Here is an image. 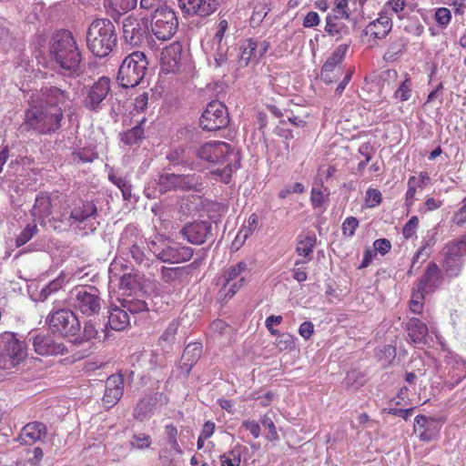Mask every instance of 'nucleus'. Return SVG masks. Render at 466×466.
<instances>
[{"label": "nucleus", "mask_w": 466, "mask_h": 466, "mask_svg": "<svg viewBox=\"0 0 466 466\" xmlns=\"http://www.w3.org/2000/svg\"><path fill=\"white\" fill-rule=\"evenodd\" d=\"M67 89L57 86H44L34 92L29 98V108L25 113V124L39 133H50L61 127L62 106L72 101Z\"/></svg>", "instance_id": "f257e3e1"}, {"label": "nucleus", "mask_w": 466, "mask_h": 466, "mask_svg": "<svg viewBox=\"0 0 466 466\" xmlns=\"http://www.w3.org/2000/svg\"><path fill=\"white\" fill-rule=\"evenodd\" d=\"M51 60L68 76L82 73V56L73 34L68 30L56 31L49 41Z\"/></svg>", "instance_id": "f03ea898"}, {"label": "nucleus", "mask_w": 466, "mask_h": 466, "mask_svg": "<svg viewBox=\"0 0 466 466\" xmlns=\"http://www.w3.org/2000/svg\"><path fill=\"white\" fill-rule=\"evenodd\" d=\"M117 35L115 25L107 18L94 20L86 33L88 49L98 57L108 56L116 47Z\"/></svg>", "instance_id": "7ed1b4c3"}, {"label": "nucleus", "mask_w": 466, "mask_h": 466, "mask_svg": "<svg viewBox=\"0 0 466 466\" xmlns=\"http://www.w3.org/2000/svg\"><path fill=\"white\" fill-rule=\"evenodd\" d=\"M71 306L86 318L96 319L102 309L103 299L99 289L91 285H79L69 293Z\"/></svg>", "instance_id": "20e7f679"}, {"label": "nucleus", "mask_w": 466, "mask_h": 466, "mask_svg": "<svg viewBox=\"0 0 466 466\" xmlns=\"http://www.w3.org/2000/svg\"><path fill=\"white\" fill-rule=\"evenodd\" d=\"M147 68L148 61L146 55L143 52L135 51L122 61L116 80L122 87H135L142 83Z\"/></svg>", "instance_id": "39448f33"}, {"label": "nucleus", "mask_w": 466, "mask_h": 466, "mask_svg": "<svg viewBox=\"0 0 466 466\" xmlns=\"http://www.w3.org/2000/svg\"><path fill=\"white\" fill-rule=\"evenodd\" d=\"M96 215L97 208L93 201L79 198L73 200L61 213L59 221L65 226L83 229L81 225H86L92 218H96Z\"/></svg>", "instance_id": "423d86ee"}, {"label": "nucleus", "mask_w": 466, "mask_h": 466, "mask_svg": "<svg viewBox=\"0 0 466 466\" xmlns=\"http://www.w3.org/2000/svg\"><path fill=\"white\" fill-rule=\"evenodd\" d=\"M177 26V15L169 6L160 7L150 15V29L158 40L167 41L172 38Z\"/></svg>", "instance_id": "0eeeda50"}, {"label": "nucleus", "mask_w": 466, "mask_h": 466, "mask_svg": "<svg viewBox=\"0 0 466 466\" xmlns=\"http://www.w3.org/2000/svg\"><path fill=\"white\" fill-rule=\"evenodd\" d=\"M46 322L52 333L58 334L61 337H74L81 329L80 321L76 315L68 309L51 311Z\"/></svg>", "instance_id": "6e6552de"}, {"label": "nucleus", "mask_w": 466, "mask_h": 466, "mask_svg": "<svg viewBox=\"0 0 466 466\" xmlns=\"http://www.w3.org/2000/svg\"><path fill=\"white\" fill-rule=\"evenodd\" d=\"M27 356L26 345L13 332L0 334V359L5 365L15 367L23 362Z\"/></svg>", "instance_id": "1a4fd4ad"}, {"label": "nucleus", "mask_w": 466, "mask_h": 466, "mask_svg": "<svg viewBox=\"0 0 466 466\" xmlns=\"http://www.w3.org/2000/svg\"><path fill=\"white\" fill-rule=\"evenodd\" d=\"M228 123V108L218 100L209 102L199 118L200 127L207 131H217L225 128Z\"/></svg>", "instance_id": "9d476101"}, {"label": "nucleus", "mask_w": 466, "mask_h": 466, "mask_svg": "<svg viewBox=\"0 0 466 466\" xmlns=\"http://www.w3.org/2000/svg\"><path fill=\"white\" fill-rule=\"evenodd\" d=\"M110 90V79L106 76H102L92 86L85 87L84 107L92 112H99L105 106Z\"/></svg>", "instance_id": "9b49d317"}, {"label": "nucleus", "mask_w": 466, "mask_h": 466, "mask_svg": "<svg viewBox=\"0 0 466 466\" xmlns=\"http://www.w3.org/2000/svg\"><path fill=\"white\" fill-rule=\"evenodd\" d=\"M443 268L451 277L458 276L462 264L461 258L466 254V238L449 244L444 248Z\"/></svg>", "instance_id": "f8f14e48"}, {"label": "nucleus", "mask_w": 466, "mask_h": 466, "mask_svg": "<svg viewBox=\"0 0 466 466\" xmlns=\"http://www.w3.org/2000/svg\"><path fill=\"white\" fill-rule=\"evenodd\" d=\"M181 235L189 243L202 245L213 238L212 224L209 221H194L180 230Z\"/></svg>", "instance_id": "ddd939ff"}, {"label": "nucleus", "mask_w": 466, "mask_h": 466, "mask_svg": "<svg viewBox=\"0 0 466 466\" xmlns=\"http://www.w3.org/2000/svg\"><path fill=\"white\" fill-rule=\"evenodd\" d=\"M35 353L41 356L64 354L66 351L62 342L55 339L52 334L39 333L29 339Z\"/></svg>", "instance_id": "4468645a"}, {"label": "nucleus", "mask_w": 466, "mask_h": 466, "mask_svg": "<svg viewBox=\"0 0 466 466\" xmlns=\"http://www.w3.org/2000/svg\"><path fill=\"white\" fill-rule=\"evenodd\" d=\"M157 259L166 263H181L188 261L193 256V249L189 247L174 244L162 248L160 251L153 249Z\"/></svg>", "instance_id": "2eb2a0df"}, {"label": "nucleus", "mask_w": 466, "mask_h": 466, "mask_svg": "<svg viewBox=\"0 0 466 466\" xmlns=\"http://www.w3.org/2000/svg\"><path fill=\"white\" fill-rule=\"evenodd\" d=\"M198 180L195 175H176L162 174L158 178L159 190L167 192L172 189H192L197 185Z\"/></svg>", "instance_id": "dca6fc26"}, {"label": "nucleus", "mask_w": 466, "mask_h": 466, "mask_svg": "<svg viewBox=\"0 0 466 466\" xmlns=\"http://www.w3.org/2000/svg\"><path fill=\"white\" fill-rule=\"evenodd\" d=\"M219 5L220 0H178V5L185 14L199 16L209 15Z\"/></svg>", "instance_id": "f3484780"}, {"label": "nucleus", "mask_w": 466, "mask_h": 466, "mask_svg": "<svg viewBox=\"0 0 466 466\" xmlns=\"http://www.w3.org/2000/svg\"><path fill=\"white\" fill-rule=\"evenodd\" d=\"M123 377L118 374L109 376L106 381L105 394L102 399L104 406L107 409L115 406L123 396Z\"/></svg>", "instance_id": "a211bd4d"}, {"label": "nucleus", "mask_w": 466, "mask_h": 466, "mask_svg": "<svg viewBox=\"0 0 466 466\" xmlns=\"http://www.w3.org/2000/svg\"><path fill=\"white\" fill-rule=\"evenodd\" d=\"M145 34V28L137 17L128 15L124 19L123 37L127 43L133 46H139L144 39Z\"/></svg>", "instance_id": "6ab92c4d"}, {"label": "nucleus", "mask_w": 466, "mask_h": 466, "mask_svg": "<svg viewBox=\"0 0 466 466\" xmlns=\"http://www.w3.org/2000/svg\"><path fill=\"white\" fill-rule=\"evenodd\" d=\"M181 48L178 45L166 47L160 57V68L164 74H176L180 68Z\"/></svg>", "instance_id": "aec40b11"}, {"label": "nucleus", "mask_w": 466, "mask_h": 466, "mask_svg": "<svg viewBox=\"0 0 466 466\" xmlns=\"http://www.w3.org/2000/svg\"><path fill=\"white\" fill-rule=\"evenodd\" d=\"M47 434L46 424L38 421L29 422L23 427L18 441L24 445H32L41 441Z\"/></svg>", "instance_id": "412c9836"}, {"label": "nucleus", "mask_w": 466, "mask_h": 466, "mask_svg": "<svg viewBox=\"0 0 466 466\" xmlns=\"http://www.w3.org/2000/svg\"><path fill=\"white\" fill-rule=\"evenodd\" d=\"M204 50L208 57L209 65L213 60V65L216 68L221 67L228 63V53L229 46L227 42H208Z\"/></svg>", "instance_id": "4be33fe9"}, {"label": "nucleus", "mask_w": 466, "mask_h": 466, "mask_svg": "<svg viewBox=\"0 0 466 466\" xmlns=\"http://www.w3.org/2000/svg\"><path fill=\"white\" fill-rule=\"evenodd\" d=\"M128 228L126 229L120 238V246L123 248L129 250V253L134 261L142 268L148 269L151 267V259L145 254L143 248L135 241H128L127 233Z\"/></svg>", "instance_id": "5701e85b"}, {"label": "nucleus", "mask_w": 466, "mask_h": 466, "mask_svg": "<svg viewBox=\"0 0 466 466\" xmlns=\"http://www.w3.org/2000/svg\"><path fill=\"white\" fill-rule=\"evenodd\" d=\"M391 19L385 14H380V16L370 22L364 30L365 35L373 36L375 39H383L391 31Z\"/></svg>", "instance_id": "b1692460"}, {"label": "nucleus", "mask_w": 466, "mask_h": 466, "mask_svg": "<svg viewBox=\"0 0 466 466\" xmlns=\"http://www.w3.org/2000/svg\"><path fill=\"white\" fill-rule=\"evenodd\" d=\"M104 318L106 319V331L108 329L123 330L129 324V316L122 307L112 306Z\"/></svg>", "instance_id": "393cba45"}, {"label": "nucleus", "mask_w": 466, "mask_h": 466, "mask_svg": "<svg viewBox=\"0 0 466 466\" xmlns=\"http://www.w3.org/2000/svg\"><path fill=\"white\" fill-rule=\"evenodd\" d=\"M202 345L200 343H189L184 350L180 360V369L188 374L193 366L198 362L202 354Z\"/></svg>", "instance_id": "a878e982"}, {"label": "nucleus", "mask_w": 466, "mask_h": 466, "mask_svg": "<svg viewBox=\"0 0 466 466\" xmlns=\"http://www.w3.org/2000/svg\"><path fill=\"white\" fill-rule=\"evenodd\" d=\"M99 332L104 333V339L107 338L106 319H100L99 316L95 318H90L84 324L83 329V338L86 340H91L98 337Z\"/></svg>", "instance_id": "bb28decb"}, {"label": "nucleus", "mask_w": 466, "mask_h": 466, "mask_svg": "<svg viewBox=\"0 0 466 466\" xmlns=\"http://www.w3.org/2000/svg\"><path fill=\"white\" fill-rule=\"evenodd\" d=\"M406 328L409 337L415 343L421 342L428 334L427 325L418 318H410Z\"/></svg>", "instance_id": "cd10ccee"}, {"label": "nucleus", "mask_w": 466, "mask_h": 466, "mask_svg": "<svg viewBox=\"0 0 466 466\" xmlns=\"http://www.w3.org/2000/svg\"><path fill=\"white\" fill-rule=\"evenodd\" d=\"M257 40L253 38L247 39L241 45V54L238 63L241 66H247L251 60L258 62L259 57L257 51Z\"/></svg>", "instance_id": "c85d7f7f"}, {"label": "nucleus", "mask_w": 466, "mask_h": 466, "mask_svg": "<svg viewBox=\"0 0 466 466\" xmlns=\"http://www.w3.org/2000/svg\"><path fill=\"white\" fill-rule=\"evenodd\" d=\"M415 427L424 428V431L420 434V439L421 441H431L439 431V430L436 429V422L432 419H429L424 415H418L415 418Z\"/></svg>", "instance_id": "c756f323"}, {"label": "nucleus", "mask_w": 466, "mask_h": 466, "mask_svg": "<svg viewBox=\"0 0 466 466\" xmlns=\"http://www.w3.org/2000/svg\"><path fill=\"white\" fill-rule=\"evenodd\" d=\"M52 202L50 197L41 194L36 197L32 208V215L37 219H44L51 215Z\"/></svg>", "instance_id": "7c9ffc66"}, {"label": "nucleus", "mask_w": 466, "mask_h": 466, "mask_svg": "<svg viewBox=\"0 0 466 466\" xmlns=\"http://www.w3.org/2000/svg\"><path fill=\"white\" fill-rule=\"evenodd\" d=\"M439 280V268L435 263H431L418 282L420 290H429L436 287Z\"/></svg>", "instance_id": "2f4dec72"}, {"label": "nucleus", "mask_w": 466, "mask_h": 466, "mask_svg": "<svg viewBox=\"0 0 466 466\" xmlns=\"http://www.w3.org/2000/svg\"><path fill=\"white\" fill-rule=\"evenodd\" d=\"M341 76L342 69L339 65L327 59L321 68V80L326 84H331L338 81Z\"/></svg>", "instance_id": "473e14b6"}, {"label": "nucleus", "mask_w": 466, "mask_h": 466, "mask_svg": "<svg viewBox=\"0 0 466 466\" xmlns=\"http://www.w3.org/2000/svg\"><path fill=\"white\" fill-rule=\"evenodd\" d=\"M325 31L329 35L337 37V39H339L343 35L349 34L347 25L339 19V15L327 16Z\"/></svg>", "instance_id": "72a5a7b5"}, {"label": "nucleus", "mask_w": 466, "mask_h": 466, "mask_svg": "<svg viewBox=\"0 0 466 466\" xmlns=\"http://www.w3.org/2000/svg\"><path fill=\"white\" fill-rule=\"evenodd\" d=\"M317 243V238L315 235L306 236L299 239L296 251L299 255L304 256L308 258L307 261L311 260V254L313 252V248Z\"/></svg>", "instance_id": "f704fd0d"}, {"label": "nucleus", "mask_w": 466, "mask_h": 466, "mask_svg": "<svg viewBox=\"0 0 466 466\" xmlns=\"http://www.w3.org/2000/svg\"><path fill=\"white\" fill-rule=\"evenodd\" d=\"M121 307L127 310V314L128 312L131 314H137L150 310L148 303L146 300L134 298L123 299L121 300Z\"/></svg>", "instance_id": "c9c22d12"}, {"label": "nucleus", "mask_w": 466, "mask_h": 466, "mask_svg": "<svg viewBox=\"0 0 466 466\" xmlns=\"http://www.w3.org/2000/svg\"><path fill=\"white\" fill-rule=\"evenodd\" d=\"M248 271V265L244 261H239L236 265L228 268L223 275V282L230 284L233 280H238L243 274Z\"/></svg>", "instance_id": "e433bc0d"}, {"label": "nucleus", "mask_w": 466, "mask_h": 466, "mask_svg": "<svg viewBox=\"0 0 466 466\" xmlns=\"http://www.w3.org/2000/svg\"><path fill=\"white\" fill-rule=\"evenodd\" d=\"M155 403V400L151 397L140 400L134 410L135 419L140 421L144 420L151 412Z\"/></svg>", "instance_id": "4c0bfd02"}, {"label": "nucleus", "mask_w": 466, "mask_h": 466, "mask_svg": "<svg viewBox=\"0 0 466 466\" xmlns=\"http://www.w3.org/2000/svg\"><path fill=\"white\" fill-rule=\"evenodd\" d=\"M245 283V277H240L238 280H233L230 282V284L223 282L222 288L218 294L222 299H230L244 286Z\"/></svg>", "instance_id": "58836bf2"}, {"label": "nucleus", "mask_w": 466, "mask_h": 466, "mask_svg": "<svg viewBox=\"0 0 466 466\" xmlns=\"http://www.w3.org/2000/svg\"><path fill=\"white\" fill-rule=\"evenodd\" d=\"M144 137V128L141 124L128 129L122 136V141L127 145L138 144Z\"/></svg>", "instance_id": "ea45409f"}, {"label": "nucleus", "mask_w": 466, "mask_h": 466, "mask_svg": "<svg viewBox=\"0 0 466 466\" xmlns=\"http://www.w3.org/2000/svg\"><path fill=\"white\" fill-rule=\"evenodd\" d=\"M364 375L358 370L349 371L345 377L344 383L347 388L359 389L364 384Z\"/></svg>", "instance_id": "a19ab883"}, {"label": "nucleus", "mask_w": 466, "mask_h": 466, "mask_svg": "<svg viewBox=\"0 0 466 466\" xmlns=\"http://www.w3.org/2000/svg\"><path fill=\"white\" fill-rule=\"evenodd\" d=\"M72 155L74 161L82 163L92 162L97 157V154L91 147H77Z\"/></svg>", "instance_id": "79ce46f5"}, {"label": "nucleus", "mask_w": 466, "mask_h": 466, "mask_svg": "<svg viewBox=\"0 0 466 466\" xmlns=\"http://www.w3.org/2000/svg\"><path fill=\"white\" fill-rule=\"evenodd\" d=\"M137 0H109L110 7L117 14H125L137 6Z\"/></svg>", "instance_id": "37998d69"}, {"label": "nucleus", "mask_w": 466, "mask_h": 466, "mask_svg": "<svg viewBox=\"0 0 466 466\" xmlns=\"http://www.w3.org/2000/svg\"><path fill=\"white\" fill-rule=\"evenodd\" d=\"M404 46L405 44L402 40L392 43L383 56L384 60L386 62H393L397 60L402 53Z\"/></svg>", "instance_id": "c03bdc74"}, {"label": "nucleus", "mask_w": 466, "mask_h": 466, "mask_svg": "<svg viewBox=\"0 0 466 466\" xmlns=\"http://www.w3.org/2000/svg\"><path fill=\"white\" fill-rule=\"evenodd\" d=\"M411 86V80L410 78H406L395 91L394 97L401 102L409 100L412 93Z\"/></svg>", "instance_id": "a18cd8bd"}, {"label": "nucleus", "mask_w": 466, "mask_h": 466, "mask_svg": "<svg viewBox=\"0 0 466 466\" xmlns=\"http://www.w3.org/2000/svg\"><path fill=\"white\" fill-rule=\"evenodd\" d=\"M178 329V323L176 321H172L168 327L165 329L161 337L159 338V343L161 345L167 344L170 345L175 342L176 335Z\"/></svg>", "instance_id": "49530a36"}, {"label": "nucleus", "mask_w": 466, "mask_h": 466, "mask_svg": "<svg viewBox=\"0 0 466 466\" xmlns=\"http://www.w3.org/2000/svg\"><path fill=\"white\" fill-rule=\"evenodd\" d=\"M165 433L167 436V443L171 446V448L176 451L177 454L182 453V450L177 442V430L173 424L167 425L165 427Z\"/></svg>", "instance_id": "de8ad7c7"}, {"label": "nucleus", "mask_w": 466, "mask_h": 466, "mask_svg": "<svg viewBox=\"0 0 466 466\" xmlns=\"http://www.w3.org/2000/svg\"><path fill=\"white\" fill-rule=\"evenodd\" d=\"M37 232V227L35 224H28L19 234L15 239L17 247L23 246L27 243Z\"/></svg>", "instance_id": "09e8293b"}, {"label": "nucleus", "mask_w": 466, "mask_h": 466, "mask_svg": "<svg viewBox=\"0 0 466 466\" xmlns=\"http://www.w3.org/2000/svg\"><path fill=\"white\" fill-rule=\"evenodd\" d=\"M270 8L265 4H258L255 6L253 14L250 18V23L253 25H258L263 19L267 16Z\"/></svg>", "instance_id": "8fccbe9b"}, {"label": "nucleus", "mask_w": 466, "mask_h": 466, "mask_svg": "<svg viewBox=\"0 0 466 466\" xmlns=\"http://www.w3.org/2000/svg\"><path fill=\"white\" fill-rule=\"evenodd\" d=\"M151 437L145 433L134 434L130 445L138 450H145L151 445Z\"/></svg>", "instance_id": "3c124183"}, {"label": "nucleus", "mask_w": 466, "mask_h": 466, "mask_svg": "<svg viewBox=\"0 0 466 466\" xmlns=\"http://www.w3.org/2000/svg\"><path fill=\"white\" fill-rule=\"evenodd\" d=\"M427 292V290H420L419 287L417 286V289L413 292L410 302V309L412 312L419 314L421 312L423 308V293Z\"/></svg>", "instance_id": "603ef678"}, {"label": "nucleus", "mask_w": 466, "mask_h": 466, "mask_svg": "<svg viewBox=\"0 0 466 466\" xmlns=\"http://www.w3.org/2000/svg\"><path fill=\"white\" fill-rule=\"evenodd\" d=\"M186 151L184 147H176L169 153H167V159L173 165H178L183 163H187L188 160L186 159Z\"/></svg>", "instance_id": "864d4df0"}, {"label": "nucleus", "mask_w": 466, "mask_h": 466, "mask_svg": "<svg viewBox=\"0 0 466 466\" xmlns=\"http://www.w3.org/2000/svg\"><path fill=\"white\" fill-rule=\"evenodd\" d=\"M294 345V338L289 333L280 334L276 339V346L280 350H291Z\"/></svg>", "instance_id": "5fc2aeb1"}, {"label": "nucleus", "mask_w": 466, "mask_h": 466, "mask_svg": "<svg viewBox=\"0 0 466 466\" xmlns=\"http://www.w3.org/2000/svg\"><path fill=\"white\" fill-rule=\"evenodd\" d=\"M451 14L448 8L441 7L436 10L435 20L440 25L446 26L451 22Z\"/></svg>", "instance_id": "6e6d98bb"}, {"label": "nucleus", "mask_w": 466, "mask_h": 466, "mask_svg": "<svg viewBox=\"0 0 466 466\" xmlns=\"http://www.w3.org/2000/svg\"><path fill=\"white\" fill-rule=\"evenodd\" d=\"M260 422L267 430H268L270 434V437H268L269 441H276L279 439V434L277 432L274 421L268 414L261 418Z\"/></svg>", "instance_id": "4d7b16f0"}, {"label": "nucleus", "mask_w": 466, "mask_h": 466, "mask_svg": "<svg viewBox=\"0 0 466 466\" xmlns=\"http://www.w3.org/2000/svg\"><path fill=\"white\" fill-rule=\"evenodd\" d=\"M228 27V21L225 19L220 20L218 24L217 31H216L214 36L208 42H219V43L227 42L225 40V33H226Z\"/></svg>", "instance_id": "13d9d810"}, {"label": "nucleus", "mask_w": 466, "mask_h": 466, "mask_svg": "<svg viewBox=\"0 0 466 466\" xmlns=\"http://www.w3.org/2000/svg\"><path fill=\"white\" fill-rule=\"evenodd\" d=\"M418 225H419L418 218L416 216L411 217L403 227V229H402L403 237L407 239L411 238L415 234Z\"/></svg>", "instance_id": "bf43d9fd"}, {"label": "nucleus", "mask_w": 466, "mask_h": 466, "mask_svg": "<svg viewBox=\"0 0 466 466\" xmlns=\"http://www.w3.org/2000/svg\"><path fill=\"white\" fill-rule=\"evenodd\" d=\"M137 277L131 273L124 274L120 278L119 288L125 290H131L137 285Z\"/></svg>", "instance_id": "052dcab7"}, {"label": "nucleus", "mask_w": 466, "mask_h": 466, "mask_svg": "<svg viewBox=\"0 0 466 466\" xmlns=\"http://www.w3.org/2000/svg\"><path fill=\"white\" fill-rule=\"evenodd\" d=\"M358 226L359 220L356 218H347L342 224L343 234L352 237L355 234V230L358 228Z\"/></svg>", "instance_id": "680f3d73"}, {"label": "nucleus", "mask_w": 466, "mask_h": 466, "mask_svg": "<svg viewBox=\"0 0 466 466\" xmlns=\"http://www.w3.org/2000/svg\"><path fill=\"white\" fill-rule=\"evenodd\" d=\"M164 6H167L166 0H140V8L151 11V13Z\"/></svg>", "instance_id": "e2e57ef3"}, {"label": "nucleus", "mask_w": 466, "mask_h": 466, "mask_svg": "<svg viewBox=\"0 0 466 466\" xmlns=\"http://www.w3.org/2000/svg\"><path fill=\"white\" fill-rule=\"evenodd\" d=\"M348 48H349V46L346 44L339 45L334 50V52L331 54V56L328 58V60L331 61L332 63L340 65V63L342 62V60L346 55Z\"/></svg>", "instance_id": "0e129e2a"}, {"label": "nucleus", "mask_w": 466, "mask_h": 466, "mask_svg": "<svg viewBox=\"0 0 466 466\" xmlns=\"http://www.w3.org/2000/svg\"><path fill=\"white\" fill-rule=\"evenodd\" d=\"M258 225V216L256 214H251L248 219V225L244 226L241 230L242 234H244L243 238L247 239L255 230Z\"/></svg>", "instance_id": "69168bd1"}, {"label": "nucleus", "mask_w": 466, "mask_h": 466, "mask_svg": "<svg viewBox=\"0 0 466 466\" xmlns=\"http://www.w3.org/2000/svg\"><path fill=\"white\" fill-rule=\"evenodd\" d=\"M418 186V178L416 177H410L408 181V190L406 193V203L408 206L412 205V199L416 194V187Z\"/></svg>", "instance_id": "338daca9"}, {"label": "nucleus", "mask_w": 466, "mask_h": 466, "mask_svg": "<svg viewBox=\"0 0 466 466\" xmlns=\"http://www.w3.org/2000/svg\"><path fill=\"white\" fill-rule=\"evenodd\" d=\"M178 271H179L178 268H171L162 267L161 268V279L167 283L172 282L177 279Z\"/></svg>", "instance_id": "774afa93"}]
</instances>
